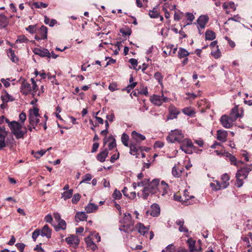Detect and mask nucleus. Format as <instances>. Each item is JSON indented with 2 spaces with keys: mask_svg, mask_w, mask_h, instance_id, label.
<instances>
[{
  "mask_svg": "<svg viewBox=\"0 0 252 252\" xmlns=\"http://www.w3.org/2000/svg\"><path fill=\"white\" fill-rule=\"evenodd\" d=\"M159 183V179H155L153 180L149 184L147 187H145L143 189L141 194H140L139 192H138V196H141L144 199H146L150 194L158 193V190Z\"/></svg>",
  "mask_w": 252,
  "mask_h": 252,
  "instance_id": "f257e3e1",
  "label": "nucleus"
},
{
  "mask_svg": "<svg viewBox=\"0 0 252 252\" xmlns=\"http://www.w3.org/2000/svg\"><path fill=\"white\" fill-rule=\"evenodd\" d=\"M22 124L18 122L13 121L10 125V129L12 134L15 136L17 139L23 138L24 135L27 133V130L24 127V129L22 130Z\"/></svg>",
  "mask_w": 252,
  "mask_h": 252,
  "instance_id": "f03ea898",
  "label": "nucleus"
},
{
  "mask_svg": "<svg viewBox=\"0 0 252 252\" xmlns=\"http://www.w3.org/2000/svg\"><path fill=\"white\" fill-rule=\"evenodd\" d=\"M184 135L182 131L180 129L171 130L168 136L167 137V140L168 142L173 143L175 142L180 143L183 139Z\"/></svg>",
  "mask_w": 252,
  "mask_h": 252,
  "instance_id": "7ed1b4c3",
  "label": "nucleus"
},
{
  "mask_svg": "<svg viewBox=\"0 0 252 252\" xmlns=\"http://www.w3.org/2000/svg\"><path fill=\"white\" fill-rule=\"evenodd\" d=\"M39 109L37 107H34L29 110V121L31 126H35L39 123Z\"/></svg>",
  "mask_w": 252,
  "mask_h": 252,
  "instance_id": "20e7f679",
  "label": "nucleus"
},
{
  "mask_svg": "<svg viewBox=\"0 0 252 252\" xmlns=\"http://www.w3.org/2000/svg\"><path fill=\"white\" fill-rule=\"evenodd\" d=\"M180 149L185 153L192 154L191 149L193 148V144L190 139L183 138L182 141L180 142Z\"/></svg>",
  "mask_w": 252,
  "mask_h": 252,
  "instance_id": "39448f33",
  "label": "nucleus"
},
{
  "mask_svg": "<svg viewBox=\"0 0 252 252\" xmlns=\"http://www.w3.org/2000/svg\"><path fill=\"white\" fill-rule=\"evenodd\" d=\"M170 99L164 96L162 94L161 95L154 94L150 97V101L155 105L160 106L164 102H168Z\"/></svg>",
  "mask_w": 252,
  "mask_h": 252,
  "instance_id": "423d86ee",
  "label": "nucleus"
},
{
  "mask_svg": "<svg viewBox=\"0 0 252 252\" xmlns=\"http://www.w3.org/2000/svg\"><path fill=\"white\" fill-rule=\"evenodd\" d=\"M248 177V174L245 173V170L243 168H240L236 174V178L237 179L235 185L238 188L241 187L243 185V180L246 179Z\"/></svg>",
  "mask_w": 252,
  "mask_h": 252,
  "instance_id": "0eeeda50",
  "label": "nucleus"
},
{
  "mask_svg": "<svg viewBox=\"0 0 252 252\" xmlns=\"http://www.w3.org/2000/svg\"><path fill=\"white\" fill-rule=\"evenodd\" d=\"M187 243L189 252H198L202 251V249L200 244L198 246L195 240L193 238L191 237L189 238L187 241Z\"/></svg>",
  "mask_w": 252,
  "mask_h": 252,
  "instance_id": "6e6552de",
  "label": "nucleus"
},
{
  "mask_svg": "<svg viewBox=\"0 0 252 252\" xmlns=\"http://www.w3.org/2000/svg\"><path fill=\"white\" fill-rule=\"evenodd\" d=\"M234 122L227 115H223L220 118V122L221 125L225 128H230L232 127Z\"/></svg>",
  "mask_w": 252,
  "mask_h": 252,
  "instance_id": "1a4fd4ad",
  "label": "nucleus"
},
{
  "mask_svg": "<svg viewBox=\"0 0 252 252\" xmlns=\"http://www.w3.org/2000/svg\"><path fill=\"white\" fill-rule=\"evenodd\" d=\"M160 209L159 206L158 204H153L150 207L149 210H147L146 212L147 216L150 215L153 217H158L160 215Z\"/></svg>",
  "mask_w": 252,
  "mask_h": 252,
  "instance_id": "9d476101",
  "label": "nucleus"
},
{
  "mask_svg": "<svg viewBox=\"0 0 252 252\" xmlns=\"http://www.w3.org/2000/svg\"><path fill=\"white\" fill-rule=\"evenodd\" d=\"M8 132L3 126H0V150L6 147L5 138Z\"/></svg>",
  "mask_w": 252,
  "mask_h": 252,
  "instance_id": "9b49d317",
  "label": "nucleus"
},
{
  "mask_svg": "<svg viewBox=\"0 0 252 252\" xmlns=\"http://www.w3.org/2000/svg\"><path fill=\"white\" fill-rule=\"evenodd\" d=\"M131 142H133L135 144H139L142 141L145 139V136L136 131H132L131 134Z\"/></svg>",
  "mask_w": 252,
  "mask_h": 252,
  "instance_id": "f8f14e48",
  "label": "nucleus"
},
{
  "mask_svg": "<svg viewBox=\"0 0 252 252\" xmlns=\"http://www.w3.org/2000/svg\"><path fill=\"white\" fill-rule=\"evenodd\" d=\"M242 113V110L241 109L239 110L238 106H235L231 110L229 116L234 121H235L238 118L243 117Z\"/></svg>",
  "mask_w": 252,
  "mask_h": 252,
  "instance_id": "ddd939ff",
  "label": "nucleus"
},
{
  "mask_svg": "<svg viewBox=\"0 0 252 252\" xmlns=\"http://www.w3.org/2000/svg\"><path fill=\"white\" fill-rule=\"evenodd\" d=\"M65 242L70 246L76 247L78 246L80 239L76 235H70L65 238Z\"/></svg>",
  "mask_w": 252,
  "mask_h": 252,
  "instance_id": "4468645a",
  "label": "nucleus"
},
{
  "mask_svg": "<svg viewBox=\"0 0 252 252\" xmlns=\"http://www.w3.org/2000/svg\"><path fill=\"white\" fill-rule=\"evenodd\" d=\"M32 92V89L31 84L28 83L26 80L22 81V85L21 86V93L27 95L30 94Z\"/></svg>",
  "mask_w": 252,
  "mask_h": 252,
  "instance_id": "2eb2a0df",
  "label": "nucleus"
},
{
  "mask_svg": "<svg viewBox=\"0 0 252 252\" xmlns=\"http://www.w3.org/2000/svg\"><path fill=\"white\" fill-rule=\"evenodd\" d=\"M230 177L229 175L226 174H223L221 177V182H220V185L218 186L219 189H224L229 186V180Z\"/></svg>",
  "mask_w": 252,
  "mask_h": 252,
  "instance_id": "dca6fc26",
  "label": "nucleus"
},
{
  "mask_svg": "<svg viewBox=\"0 0 252 252\" xmlns=\"http://www.w3.org/2000/svg\"><path fill=\"white\" fill-rule=\"evenodd\" d=\"M208 21V17L206 15H201L199 17L197 20V24L198 25V29L200 32V29H203L205 27L206 24Z\"/></svg>",
  "mask_w": 252,
  "mask_h": 252,
  "instance_id": "f3484780",
  "label": "nucleus"
},
{
  "mask_svg": "<svg viewBox=\"0 0 252 252\" xmlns=\"http://www.w3.org/2000/svg\"><path fill=\"white\" fill-rule=\"evenodd\" d=\"M120 222L121 224L134 225L131 215L129 213H125L124 218L120 220Z\"/></svg>",
  "mask_w": 252,
  "mask_h": 252,
  "instance_id": "a211bd4d",
  "label": "nucleus"
},
{
  "mask_svg": "<svg viewBox=\"0 0 252 252\" xmlns=\"http://www.w3.org/2000/svg\"><path fill=\"white\" fill-rule=\"evenodd\" d=\"M139 144H135L133 142H130V144L129 145L130 148V154L133 156H135L136 158H139V154L138 151L139 149Z\"/></svg>",
  "mask_w": 252,
  "mask_h": 252,
  "instance_id": "6ab92c4d",
  "label": "nucleus"
},
{
  "mask_svg": "<svg viewBox=\"0 0 252 252\" xmlns=\"http://www.w3.org/2000/svg\"><path fill=\"white\" fill-rule=\"evenodd\" d=\"M169 114L167 116V120H173L177 117L179 114L180 111L177 108L173 106H171L169 109Z\"/></svg>",
  "mask_w": 252,
  "mask_h": 252,
  "instance_id": "aec40b11",
  "label": "nucleus"
},
{
  "mask_svg": "<svg viewBox=\"0 0 252 252\" xmlns=\"http://www.w3.org/2000/svg\"><path fill=\"white\" fill-rule=\"evenodd\" d=\"M107 142H109L108 145L109 150H111L116 147V140L112 136H109L108 138L105 137L104 139L103 144L105 145Z\"/></svg>",
  "mask_w": 252,
  "mask_h": 252,
  "instance_id": "412c9836",
  "label": "nucleus"
},
{
  "mask_svg": "<svg viewBox=\"0 0 252 252\" xmlns=\"http://www.w3.org/2000/svg\"><path fill=\"white\" fill-rule=\"evenodd\" d=\"M149 227V226H145L141 222L137 223L135 226V228L137 230L138 232L143 236L148 233L150 229Z\"/></svg>",
  "mask_w": 252,
  "mask_h": 252,
  "instance_id": "4be33fe9",
  "label": "nucleus"
},
{
  "mask_svg": "<svg viewBox=\"0 0 252 252\" xmlns=\"http://www.w3.org/2000/svg\"><path fill=\"white\" fill-rule=\"evenodd\" d=\"M168 190V186L164 181H162L160 184L159 183L158 190V193L159 192L158 195L161 194L163 196L166 194Z\"/></svg>",
  "mask_w": 252,
  "mask_h": 252,
  "instance_id": "5701e85b",
  "label": "nucleus"
},
{
  "mask_svg": "<svg viewBox=\"0 0 252 252\" xmlns=\"http://www.w3.org/2000/svg\"><path fill=\"white\" fill-rule=\"evenodd\" d=\"M85 241L87 244V247L93 251H94L97 249V246L94 242L93 238L91 237V236L87 237L85 239Z\"/></svg>",
  "mask_w": 252,
  "mask_h": 252,
  "instance_id": "b1692460",
  "label": "nucleus"
},
{
  "mask_svg": "<svg viewBox=\"0 0 252 252\" xmlns=\"http://www.w3.org/2000/svg\"><path fill=\"white\" fill-rule=\"evenodd\" d=\"M217 139L222 142H224L226 141L227 136V132L224 130H218L217 131Z\"/></svg>",
  "mask_w": 252,
  "mask_h": 252,
  "instance_id": "393cba45",
  "label": "nucleus"
},
{
  "mask_svg": "<svg viewBox=\"0 0 252 252\" xmlns=\"http://www.w3.org/2000/svg\"><path fill=\"white\" fill-rule=\"evenodd\" d=\"M1 99L3 103H7L14 100V97L9 94L6 91L2 92L1 95Z\"/></svg>",
  "mask_w": 252,
  "mask_h": 252,
  "instance_id": "a878e982",
  "label": "nucleus"
},
{
  "mask_svg": "<svg viewBox=\"0 0 252 252\" xmlns=\"http://www.w3.org/2000/svg\"><path fill=\"white\" fill-rule=\"evenodd\" d=\"M108 151L107 149L100 151L96 156V159L101 162H103L105 161L106 158L108 156Z\"/></svg>",
  "mask_w": 252,
  "mask_h": 252,
  "instance_id": "bb28decb",
  "label": "nucleus"
},
{
  "mask_svg": "<svg viewBox=\"0 0 252 252\" xmlns=\"http://www.w3.org/2000/svg\"><path fill=\"white\" fill-rule=\"evenodd\" d=\"M119 230L121 232H124L126 233L129 234L131 233L134 230L133 225L121 224V225L119 227Z\"/></svg>",
  "mask_w": 252,
  "mask_h": 252,
  "instance_id": "cd10ccee",
  "label": "nucleus"
},
{
  "mask_svg": "<svg viewBox=\"0 0 252 252\" xmlns=\"http://www.w3.org/2000/svg\"><path fill=\"white\" fill-rule=\"evenodd\" d=\"M41 235L42 237H46L50 238L51 237V230L49 228L48 225H45L41 230H40Z\"/></svg>",
  "mask_w": 252,
  "mask_h": 252,
  "instance_id": "c85d7f7f",
  "label": "nucleus"
},
{
  "mask_svg": "<svg viewBox=\"0 0 252 252\" xmlns=\"http://www.w3.org/2000/svg\"><path fill=\"white\" fill-rule=\"evenodd\" d=\"M7 54L10 60L13 63H17L19 61L18 58L15 54L14 50L9 48L7 50Z\"/></svg>",
  "mask_w": 252,
  "mask_h": 252,
  "instance_id": "c756f323",
  "label": "nucleus"
},
{
  "mask_svg": "<svg viewBox=\"0 0 252 252\" xmlns=\"http://www.w3.org/2000/svg\"><path fill=\"white\" fill-rule=\"evenodd\" d=\"M149 15L151 18H157L159 17V13L158 5L154 7L152 10L149 11Z\"/></svg>",
  "mask_w": 252,
  "mask_h": 252,
  "instance_id": "7c9ffc66",
  "label": "nucleus"
},
{
  "mask_svg": "<svg viewBox=\"0 0 252 252\" xmlns=\"http://www.w3.org/2000/svg\"><path fill=\"white\" fill-rule=\"evenodd\" d=\"M58 223L56 225H54V228L56 231L60 230H65L66 227V224L63 220H62L58 221Z\"/></svg>",
  "mask_w": 252,
  "mask_h": 252,
  "instance_id": "2f4dec72",
  "label": "nucleus"
},
{
  "mask_svg": "<svg viewBox=\"0 0 252 252\" xmlns=\"http://www.w3.org/2000/svg\"><path fill=\"white\" fill-rule=\"evenodd\" d=\"M88 216L84 212H77L75 215V220L77 221H84L87 220Z\"/></svg>",
  "mask_w": 252,
  "mask_h": 252,
  "instance_id": "473e14b6",
  "label": "nucleus"
},
{
  "mask_svg": "<svg viewBox=\"0 0 252 252\" xmlns=\"http://www.w3.org/2000/svg\"><path fill=\"white\" fill-rule=\"evenodd\" d=\"M9 22L8 19L4 15H0V29L5 28Z\"/></svg>",
  "mask_w": 252,
  "mask_h": 252,
  "instance_id": "72a5a7b5",
  "label": "nucleus"
},
{
  "mask_svg": "<svg viewBox=\"0 0 252 252\" xmlns=\"http://www.w3.org/2000/svg\"><path fill=\"white\" fill-rule=\"evenodd\" d=\"M98 209V206L94 203H89L85 207L86 213H91L96 210Z\"/></svg>",
  "mask_w": 252,
  "mask_h": 252,
  "instance_id": "f704fd0d",
  "label": "nucleus"
},
{
  "mask_svg": "<svg viewBox=\"0 0 252 252\" xmlns=\"http://www.w3.org/2000/svg\"><path fill=\"white\" fill-rule=\"evenodd\" d=\"M39 35L42 38L47 39V28L44 26H42L38 31Z\"/></svg>",
  "mask_w": 252,
  "mask_h": 252,
  "instance_id": "c9c22d12",
  "label": "nucleus"
},
{
  "mask_svg": "<svg viewBox=\"0 0 252 252\" xmlns=\"http://www.w3.org/2000/svg\"><path fill=\"white\" fill-rule=\"evenodd\" d=\"M189 52L184 48H180L178 52V57L180 59L187 57L189 55Z\"/></svg>",
  "mask_w": 252,
  "mask_h": 252,
  "instance_id": "e433bc0d",
  "label": "nucleus"
},
{
  "mask_svg": "<svg viewBox=\"0 0 252 252\" xmlns=\"http://www.w3.org/2000/svg\"><path fill=\"white\" fill-rule=\"evenodd\" d=\"M72 194L73 189H70L63 192L62 193V198H63L64 200H66L70 198L72 196Z\"/></svg>",
  "mask_w": 252,
  "mask_h": 252,
  "instance_id": "4c0bfd02",
  "label": "nucleus"
},
{
  "mask_svg": "<svg viewBox=\"0 0 252 252\" xmlns=\"http://www.w3.org/2000/svg\"><path fill=\"white\" fill-rule=\"evenodd\" d=\"M228 160L230 162L231 164L234 165L237 167L239 166L241 164L243 163V162L241 160H237L236 158L233 155L229 158Z\"/></svg>",
  "mask_w": 252,
  "mask_h": 252,
  "instance_id": "58836bf2",
  "label": "nucleus"
},
{
  "mask_svg": "<svg viewBox=\"0 0 252 252\" xmlns=\"http://www.w3.org/2000/svg\"><path fill=\"white\" fill-rule=\"evenodd\" d=\"M206 39L213 40L216 38V34L212 31H207L205 33Z\"/></svg>",
  "mask_w": 252,
  "mask_h": 252,
  "instance_id": "ea45409f",
  "label": "nucleus"
},
{
  "mask_svg": "<svg viewBox=\"0 0 252 252\" xmlns=\"http://www.w3.org/2000/svg\"><path fill=\"white\" fill-rule=\"evenodd\" d=\"M128 140L129 136L125 133H123L121 137V141L125 146L127 147L129 146Z\"/></svg>",
  "mask_w": 252,
  "mask_h": 252,
  "instance_id": "a19ab883",
  "label": "nucleus"
},
{
  "mask_svg": "<svg viewBox=\"0 0 252 252\" xmlns=\"http://www.w3.org/2000/svg\"><path fill=\"white\" fill-rule=\"evenodd\" d=\"M185 15L187 17V20H188L189 22L186 23L184 26V27H185L187 25L191 24L192 21L194 19V16L191 13L187 12L185 13Z\"/></svg>",
  "mask_w": 252,
  "mask_h": 252,
  "instance_id": "79ce46f5",
  "label": "nucleus"
},
{
  "mask_svg": "<svg viewBox=\"0 0 252 252\" xmlns=\"http://www.w3.org/2000/svg\"><path fill=\"white\" fill-rule=\"evenodd\" d=\"M218 46H217V48L212 49L211 52V55L215 58L218 59L220 57L221 54V52L218 48Z\"/></svg>",
  "mask_w": 252,
  "mask_h": 252,
  "instance_id": "37998d69",
  "label": "nucleus"
},
{
  "mask_svg": "<svg viewBox=\"0 0 252 252\" xmlns=\"http://www.w3.org/2000/svg\"><path fill=\"white\" fill-rule=\"evenodd\" d=\"M15 79L11 78H7L6 79L1 78L0 79L1 82L3 84L5 88H8L10 86V82L15 81Z\"/></svg>",
  "mask_w": 252,
  "mask_h": 252,
  "instance_id": "c03bdc74",
  "label": "nucleus"
},
{
  "mask_svg": "<svg viewBox=\"0 0 252 252\" xmlns=\"http://www.w3.org/2000/svg\"><path fill=\"white\" fill-rule=\"evenodd\" d=\"M223 8L224 9H227L228 8L233 9L234 11H235L236 9V7L235 5V4L233 2H224L223 4Z\"/></svg>",
  "mask_w": 252,
  "mask_h": 252,
  "instance_id": "a18cd8bd",
  "label": "nucleus"
},
{
  "mask_svg": "<svg viewBox=\"0 0 252 252\" xmlns=\"http://www.w3.org/2000/svg\"><path fill=\"white\" fill-rule=\"evenodd\" d=\"M154 77L155 79L158 81L159 84L163 87V84H162V80H163V76L159 72H157L155 73L154 75Z\"/></svg>",
  "mask_w": 252,
  "mask_h": 252,
  "instance_id": "49530a36",
  "label": "nucleus"
},
{
  "mask_svg": "<svg viewBox=\"0 0 252 252\" xmlns=\"http://www.w3.org/2000/svg\"><path fill=\"white\" fill-rule=\"evenodd\" d=\"M46 151L44 150H41L38 151L36 152L33 153L32 152V154L33 155L34 157L36 158H40L41 157H42L46 153Z\"/></svg>",
  "mask_w": 252,
  "mask_h": 252,
  "instance_id": "de8ad7c7",
  "label": "nucleus"
},
{
  "mask_svg": "<svg viewBox=\"0 0 252 252\" xmlns=\"http://www.w3.org/2000/svg\"><path fill=\"white\" fill-rule=\"evenodd\" d=\"M32 5L36 8H42L47 7L48 4L42 2H35L32 3Z\"/></svg>",
  "mask_w": 252,
  "mask_h": 252,
  "instance_id": "09e8293b",
  "label": "nucleus"
},
{
  "mask_svg": "<svg viewBox=\"0 0 252 252\" xmlns=\"http://www.w3.org/2000/svg\"><path fill=\"white\" fill-rule=\"evenodd\" d=\"M183 112L185 115L189 116H191L195 113L193 110L188 107L185 108Z\"/></svg>",
  "mask_w": 252,
  "mask_h": 252,
  "instance_id": "8fccbe9b",
  "label": "nucleus"
},
{
  "mask_svg": "<svg viewBox=\"0 0 252 252\" xmlns=\"http://www.w3.org/2000/svg\"><path fill=\"white\" fill-rule=\"evenodd\" d=\"M122 195L120 191L117 190V189L114 190L112 194L113 198L115 199H120L122 197Z\"/></svg>",
  "mask_w": 252,
  "mask_h": 252,
  "instance_id": "3c124183",
  "label": "nucleus"
},
{
  "mask_svg": "<svg viewBox=\"0 0 252 252\" xmlns=\"http://www.w3.org/2000/svg\"><path fill=\"white\" fill-rule=\"evenodd\" d=\"M108 89L111 92H114L119 89L118 88V85L116 82H112L110 83L109 85Z\"/></svg>",
  "mask_w": 252,
  "mask_h": 252,
  "instance_id": "603ef678",
  "label": "nucleus"
},
{
  "mask_svg": "<svg viewBox=\"0 0 252 252\" xmlns=\"http://www.w3.org/2000/svg\"><path fill=\"white\" fill-rule=\"evenodd\" d=\"M28 41V39L27 37L24 35H21L18 37V38L16 40V43H25Z\"/></svg>",
  "mask_w": 252,
  "mask_h": 252,
  "instance_id": "864d4df0",
  "label": "nucleus"
},
{
  "mask_svg": "<svg viewBox=\"0 0 252 252\" xmlns=\"http://www.w3.org/2000/svg\"><path fill=\"white\" fill-rule=\"evenodd\" d=\"M172 175L176 178L181 177V172H179V169H177L176 166H174L172 170Z\"/></svg>",
  "mask_w": 252,
  "mask_h": 252,
  "instance_id": "5fc2aeb1",
  "label": "nucleus"
},
{
  "mask_svg": "<svg viewBox=\"0 0 252 252\" xmlns=\"http://www.w3.org/2000/svg\"><path fill=\"white\" fill-rule=\"evenodd\" d=\"M214 182L216 183V184L215 183H211L210 184V186L212 189L214 190H220L221 189H218L219 188L218 186L220 185V182L217 180H216Z\"/></svg>",
  "mask_w": 252,
  "mask_h": 252,
  "instance_id": "6e6d98bb",
  "label": "nucleus"
},
{
  "mask_svg": "<svg viewBox=\"0 0 252 252\" xmlns=\"http://www.w3.org/2000/svg\"><path fill=\"white\" fill-rule=\"evenodd\" d=\"M26 30L30 33H34L36 32V25H30L26 28Z\"/></svg>",
  "mask_w": 252,
  "mask_h": 252,
  "instance_id": "4d7b16f0",
  "label": "nucleus"
},
{
  "mask_svg": "<svg viewBox=\"0 0 252 252\" xmlns=\"http://www.w3.org/2000/svg\"><path fill=\"white\" fill-rule=\"evenodd\" d=\"M136 82H133L128 85L126 88L123 89V91L126 90L128 93H130V91L133 89L136 85Z\"/></svg>",
  "mask_w": 252,
  "mask_h": 252,
  "instance_id": "13d9d810",
  "label": "nucleus"
},
{
  "mask_svg": "<svg viewBox=\"0 0 252 252\" xmlns=\"http://www.w3.org/2000/svg\"><path fill=\"white\" fill-rule=\"evenodd\" d=\"M81 197L79 193H76L74 195L72 199V202L73 204H76L80 200Z\"/></svg>",
  "mask_w": 252,
  "mask_h": 252,
  "instance_id": "bf43d9fd",
  "label": "nucleus"
},
{
  "mask_svg": "<svg viewBox=\"0 0 252 252\" xmlns=\"http://www.w3.org/2000/svg\"><path fill=\"white\" fill-rule=\"evenodd\" d=\"M40 235H41L40 233V230L39 229H36L34 230L32 234V238L34 240V241H35L36 238L39 236Z\"/></svg>",
  "mask_w": 252,
  "mask_h": 252,
  "instance_id": "052dcab7",
  "label": "nucleus"
},
{
  "mask_svg": "<svg viewBox=\"0 0 252 252\" xmlns=\"http://www.w3.org/2000/svg\"><path fill=\"white\" fill-rule=\"evenodd\" d=\"M15 246L20 252H24V249L25 247V245L24 243H17L15 245Z\"/></svg>",
  "mask_w": 252,
  "mask_h": 252,
  "instance_id": "680f3d73",
  "label": "nucleus"
},
{
  "mask_svg": "<svg viewBox=\"0 0 252 252\" xmlns=\"http://www.w3.org/2000/svg\"><path fill=\"white\" fill-rule=\"evenodd\" d=\"M184 13L183 12L177 13L175 12L174 16V19L175 21H179L184 15Z\"/></svg>",
  "mask_w": 252,
  "mask_h": 252,
  "instance_id": "e2e57ef3",
  "label": "nucleus"
},
{
  "mask_svg": "<svg viewBox=\"0 0 252 252\" xmlns=\"http://www.w3.org/2000/svg\"><path fill=\"white\" fill-rule=\"evenodd\" d=\"M241 156L244 158L246 161L248 162L250 161L249 154L247 151H242L241 152Z\"/></svg>",
  "mask_w": 252,
  "mask_h": 252,
  "instance_id": "0e129e2a",
  "label": "nucleus"
},
{
  "mask_svg": "<svg viewBox=\"0 0 252 252\" xmlns=\"http://www.w3.org/2000/svg\"><path fill=\"white\" fill-rule=\"evenodd\" d=\"M243 168L245 170V173L248 175L252 170V164H247L245 166L243 167Z\"/></svg>",
  "mask_w": 252,
  "mask_h": 252,
  "instance_id": "69168bd1",
  "label": "nucleus"
},
{
  "mask_svg": "<svg viewBox=\"0 0 252 252\" xmlns=\"http://www.w3.org/2000/svg\"><path fill=\"white\" fill-rule=\"evenodd\" d=\"M49 55V51L45 48L41 49L40 57H45Z\"/></svg>",
  "mask_w": 252,
  "mask_h": 252,
  "instance_id": "338daca9",
  "label": "nucleus"
},
{
  "mask_svg": "<svg viewBox=\"0 0 252 252\" xmlns=\"http://www.w3.org/2000/svg\"><path fill=\"white\" fill-rule=\"evenodd\" d=\"M166 250L168 252H174L175 251V247L173 244H169L166 247Z\"/></svg>",
  "mask_w": 252,
  "mask_h": 252,
  "instance_id": "774afa93",
  "label": "nucleus"
}]
</instances>
